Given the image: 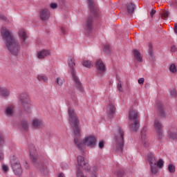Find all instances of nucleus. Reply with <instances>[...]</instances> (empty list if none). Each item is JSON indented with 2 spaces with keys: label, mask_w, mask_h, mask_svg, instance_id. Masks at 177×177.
Returning a JSON list of instances; mask_svg holds the SVG:
<instances>
[{
  "label": "nucleus",
  "mask_w": 177,
  "mask_h": 177,
  "mask_svg": "<svg viewBox=\"0 0 177 177\" xmlns=\"http://www.w3.org/2000/svg\"><path fill=\"white\" fill-rule=\"evenodd\" d=\"M1 34L8 50L12 56H19L21 52V46L19 41L13 37V34L6 27L3 26Z\"/></svg>",
  "instance_id": "f257e3e1"
},
{
  "label": "nucleus",
  "mask_w": 177,
  "mask_h": 177,
  "mask_svg": "<svg viewBox=\"0 0 177 177\" xmlns=\"http://www.w3.org/2000/svg\"><path fill=\"white\" fill-rule=\"evenodd\" d=\"M128 118L130 121L129 129L131 132H136L139 129L140 125V116L137 110L133 107L130 108Z\"/></svg>",
  "instance_id": "f03ea898"
},
{
  "label": "nucleus",
  "mask_w": 177,
  "mask_h": 177,
  "mask_svg": "<svg viewBox=\"0 0 177 177\" xmlns=\"http://www.w3.org/2000/svg\"><path fill=\"white\" fill-rule=\"evenodd\" d=\"M96 137L95 136H88L86 137L82 142L80 140V138L76 137L74 139V143L76 145V147L80 151H82V149H84V145L88 146V147H91V149L95 148L96 146L97 142Z\"/></svg>",
  "instance_id": "7ed1b4c3"
},
{
  "label": "nucleus",
  "mask_w": 177,
  "mask_h": 177,
  "mask_svg": "<svg viewBox=\"0 0 177 177\" xmlns=\"http://www.w3.org/2000/svg\"><path fill=\"white\" fill-rule=\"evenodd\" d=\"M68 114L69 116V122L71 127H73L75 136H80V135H81V131L78 127V125H80V120H78L77 113H75V111L73 108H68Z\"/></svg>",
  "instance_id": "20e7f679"
},
{
  "label": "nucleus",
  "mask_w": 177,
  "mask_h": 177,
  "mask_svg": "<svg viewBox=\"0 0 177 177\" xmlns=\"http://www.w3.org/2000/svg\"><path fill=\"white\" fill-rule=\"evenodd\" d=\"M68 66H69V73L72 75V78L73 80L74 85L75 88H77V91L80 92H84V87H82V83L78 78V76L75 74V70L74 69V66H75V62L74 60V57H71L68 59Z\"/></svg>",
  "instance_id": "39448f33"
},
{
  "label": "nucleus",
  "mask_w": 177,
  "mask_h": 177,
  "mask_svg": "<svg viewBox=\"0 0 177 177\" xmlns=\"http://www.w3.org/2000/svg\"><path fill=\"white\" fill-rule=\"evenodd\" d=\"M28 149L30 154V160L32 164L37 168V169H39V171H44V169L46 168V166H45V164L42 163V162L38 160V158L37 157V149H35L34 145H29Z\"/></svg>",
  "instance_id": "423d86ee"
},
{
  "label": "nucleus",
  "mask_w": 177,
  "mask_h": 177,
  "mask_svg": "<svg viewBox=\"0 0 177 177\" xmlns=\"http://www.w3.org/2000/svg\"><path fill=\"white\" fill-rule=\"evenodd\" d=\"M125 133L121 127H118L117 133L114 137L115 140V144L114 146V149L116 151H119L121 153L122 151V149H124V136Z\"/></svg>",
  "instance_id": "0eeeda50"
},
{
  "label": "nucleus",
  "mask_w": 177,
  "mask_h": 177,
  "mask_svg": "<svg viewBox=\"0 0 177 177\" xmlns=\"http://www.w3.org/2000/svg\"><path fill=\"white\" fill-rule=\"evenodd\" d=\"M77 169L76 172V176L77 177H86L85 175H84V173H82V169H85V171H90L91 167H89V164L86 160H85V158H84L82 156H79L77 158Z\"/></svg>",
  "instance_id": "6e6552de"
},
{
  "label": "nucleus",
  "mask_w": 177,
  "mask_h": 177,
  "mask_svg": "<svg viewBox=\"0 0 177 177\" xmlns=\"http://www.w3.org/2000/svg\"><path fill=\"white\" fill-rule=\"evenodd\" d=\"M21 107L24 111L28 114H31V100L28 95L26 93H22L19 95Z\"/></svg>",
  "instance_id": "1a4fd4ad"
},
{
  "label": "nucleus",
  "mask_w": 177,
  "mask_h": 177,
  "mask_svg": "<svg viewBox=\"0 0 177 177\" xmlns=\"http://www.w3.org/2000/svg\"><path fill=\"white\" fill-rule=\"evenodd\" d=\"M154 128L156 130L157 138L158 140H161L162 139V124L160 120H155Z\"/></svg>",
  "instance_id": "9d476101"
},
{
  "label": "nucleus",
  "mask_w": 177,
  "mask_h": 177,
  "mask_svg": "<svg viewBox=\"0 0 177 177\" xmlns=\"http://www.w3.org/2000/svg\"><path fill=\"white\" fill-rule=\"evenodd\" d=\"M93 30V16L90 15L86 20L84 31L86 34H91Z\"/></svg>",
  "instance_id": "9b49d317"
},
{
  "label": "nucleus",
  "mask_w": 177,
  "mask_h": 177,
  "mask_svg": "<svg viewBox=\"0 0 177 177\" xmlns=\"http://www.w3.org/2000/svg\"><path fill=\"white\" fill-rule=\"evenodd\" d=\"M11 167L14 174H15L17 176H20L23 174V168H21L20 162H12Z\"/></svg>",
  "instance_id": "f8f14e48"
},
{
  "label": "nucleus",
  "mask_w": 177,
  "mask_h": 177,
  "mask_svg": "<svg viewBox=\"0 0 177 177\" xmlns=\"http://www.w3.org/2000/svg\"><path fill=\"white\" fill-rule=\"evenodd\" d=\"M88 3L91 15H93L94 17H97L99 16V8L95 6L93 0H88Z\"/></svg>",
  "instance_id": "ddd939ff"
},
{
  "label": "nucleus",
  "mask_w": 177,
  "mask_h": 177,
  "mask_svg": "<svg viewBox=\"0 0 177 177\" xmlns=\"http://www.w3.org/2000/svg\"><path fill=\"white\" fill-rule=\"evenodd\" d=\"M95 67L100 75H103L106 73V66L102 59H98L96 62Z\"/></svg>",
  "instance_id": "4468645a"
},
{
  "label": "nucleus",
  "mask_w": 177,
  "mask_h": 177,
  "mask_svg": "<svg viewBox=\"0 0 177 177\" xmlns=\"http://www.w3.org/2000/svg\"><path fill=\"white\" fill-rule=\"evenodd\" d=\"M156 109L159 113L160 117L164 118L165 117V110L164 109V104L162 101L158 100L156 104Z\"/></svg>",
  "instance_id": "2eb2a0df"
},
{
  "label": "nucleus",
  "mask_w": 177,
  "mask_h": 177,
  "mask_svg": "<svg viewBox=\"0 0 177 177\" xmlns=\"http://www.w3.org/2000/svg\"><path fill=\"white\" fill-rule=\"evenodd\" d=\"M115 114V106L114 102H110L107 108V115L109 118H113Z\"/></svg>",
  "instance_id": "dca6fc26"
},
{
  "label": "nucleus",
  "mask_w": 177,
  "mask_h": 177,
  "mask_svg": "<svg viewBox=\"0 0 177 177\" xmlns=\"http://www.w3.org/2000/svg\"><path fill=\"white\" fill-rule=\"evenodd\" d=\"M146 132H147V127H144L141 131V139L143 146L149 147V141L146 140Z\"/></svg>",
  "instance_id": "f3484780"
},
{
  "label": "nucleus",
  "mask_w": 177,
  "mask_h": 177,
  "mask_svg": "<svg viewBox=\"0 0 177 177\" xmlns=\"http://www.w3.org/2000/svg\"><path fill=\"white\" fill-rule=\"evenodd\" d=\"M40 15V19L41 20H48L49 17H50V12H49V10L44 8L41 9L39 12Z\"/></svg>",
  "instance_id": "a211bd4d"
},
{
  "label": "nucleus",
  "mask_w": 177,
  "mask_h": 177,
  "mask_svg": "<svg viewBox=\"0 0 177 177\" xmlns=\"http://www.w3.org/2000/svg\"><path fill=\"white\" fill-rule=\"evenodd\" d=\"M133 55L134 56V59L137 62H140V63H142V62H143V57L142 56L140 51H139L138 49H134L133 50Z\"/></svg>",
  "instance_id": "6ab92c4d"
},
{
  "label": "nucleus",
  "mask_w": 177,
  "mask_h": 177,
  "mask_svg": "<svg viewBox=\"0 0 177 177\" xmlns=\"http://www.w3.org/2000/svg\"><path fill=\"white\" fill-rule=\"evenodd\" d=\"M32 128L34 129H41L44 127V122L38 119H35L32 121Z\"/></svg>",
  "instance_id": "aec40b11"
},
{
  "label": "nucleus",
  "mask_w": 177,
  "mask_h": 177,
  "mask_svg": "<svg viewBox=\"0 0 177 177\" xmlns=\"http://www.w3.org/2000/svg\"><path fill=\"white\" fill-rule=\"evenodd\" d=\"M19 35L21 44L26 45V39H27V32H26V30L24 29L19 30Z\"/></svg>",
  "instance_id": "412c9836"
},
{
  "label": "nucleus",
  "mask_w": 177,
  "mask_h": 177,
  "mask_svg": "<svg viewBox=\"0 0 177 177\" xmlns=\"http://www.w3.org/2000/svg\"><path fill=\"white\" fill-rule=\"evenodd\" d=\"M15 114V106L13 105H8L6 107V115L8 117H12Z\"/></svg>",
  "instance_id": "4be33fe9"
},
{
  "label": "nucleus",
  "mask_w": 177,
  "mask_h": 177,
  "mask_svg": "<svg viewBox=\"0 0 177 177\" xmlns=\"http://www.w3.org/2000/svg\"><path fill=\"white\" fill-rule=\"evenodd\" d=\"M147 160L150 165H157V160H156V156H154V154L151 153H148Z\"/></svg>",
  "instance_id": "5701e85b"
},
{
  "label": "nucleus",
  "mask_w": 177,
  "mask_h": 177,
  "mask_svg": "<svg viewBox=\"0 0 177 177\" xmlns=\"http://www.w3.org/2000/svg\"><path fill=\"white\" fill-rule=\"evenodd\" d=\"M49 55H50L49 50H42L37 53V57L38 59H44L46 56H49Z\"/></svg>",
  "instance_id": "b1692460"
},
{
  "label": "nucleus",
  "mask_w": 177,
  "mask_h": 177,
  "mask_svg": "<svg viewBox=\"0 0 177 177\" xmlns=\"http://www.w3.org/2000/svg\"><path fill=\"white\" fill-rule=\"evenodd\" d=\"M169 135L171 139H177V129L176 127H171L169 130Z\"/></svg>",
  "instance_id": "393cba45"
},
{
  "label": "nucleus",
  "mask_w": 177,
  "mask_h": 177,
  "mask_svg": "<svg viewBox=\"0 0 177 177\" xmlns=\"http://www.w3.org/2000/svg\"><path fill=\"white\" fill-rule=\"evenodd\" d=\"M136 8V6L133 4V3H130L127 4V12L129 13V15H132L133 12H135V9Z\"/></svg>",
  "instance_id": "a878e982"
},
{
  "label": "nucleus",
  "mask_w": 177,
  "mask_h": 177,
  "mask_svg": "<svg viewBox=\"0 0 177 177\" xmlns=\"http://www.w3.org/2000/svg\"><path fill=\"white\" fill-rule=\"evenodd\" d=\"M9 90H7L6 88L0 87V95L3 97H6V96H9Z\"/></svg>",
  "instance_id": "bb28decb"
},
{
  "label": "nucleus",
  "mask_w": 177,
  "mask_h": 177,
  "mask_svg": "<svg viewBox=\"0 0 177 177\" xmlns=\"http://www.w3.org/2000/svg\"><path fill=\"white\" fill-rule=\"evenodd\" d=\"M82 65L84 67H87V68H91V67H93V64L91 61H83Z\"/></svg>",
  "instance_id": "cd10ccee"
},
{
  "label": "nucleus",
  "mask_w": 177,
  "mask_h": 177,
  "mask_svg": "<svg viewBox=\"0 0 177 177\" xmlns=\"http://www.w3.org/2000/svg\"><path fill=\"white\" fill-rule=\"evenodd\" d=\"M21 125L24 131H28V123L27 120H22Z\"/></svg>",
  "instance_id": "c85d7f7f"
},
{
  "label": "nucleus",
  "mask_w": 177,
  "mask_h": 177,
  "mask_svg": "<svg viewBox=\"0 0 177 177\" xmlns=\"http://www.w3.org/2000/svg\"><path fill=\"white\" fill-rule=\"evenodd\" d=\"M151 171L153 175H156L158 172V169L157 168V165H151Z\"/></svg>",
  "instance_id": "c756f323"
},
{
  "label": "nucleus",
  "mask_w": 177,
  "mask_h": 177,
  "mask_svg": "<svg viewBox=\"0 0 177 177\" xmlns=\"http://www.w3.org/2000/svg\"><path fill=\"white\" fill-rule=\"evenodd\" d=\"M169 71L173 74H175V73H176L177 69H176V65H175V64H171L169 66Z\"/></svg>",
  "instance_id": "7c9ffc66"
},
{
  "label": "nucleus",
  "mask_w": 177,
  "mask_h": 177,
  "mask_svg": "<svg viewBox=\"0 0 177 177\" xmlns=\"http://www.w3.org/2000/svg\"><path fill=\"white\" fill-rule=\"evenodd\" d=\"M37 79L39 81H43L44 82H46V81H48V77L45 75H39L37 76Z\"/></svg>",
  "instance_id": "2f4dec72"
},
{
  "label": "nucleus",
  "mask_w": 177,
  "mask_h": 177,
  "mask_svg": "<svg viewBox=\"0 0 177 177\" xmlns=\"http://www.w3.org/2000/svg\"><path fill=\"white\" fill-rule=\"evenodd\" d=\"M97 168L96 167H93L91 177H97Z\"/></svg>",
  "instance_id": "473e14b6"
},
{
  "label": "nucleus",
  "mask_w": 177,
  "mask_h": 177,
  "mask_svg": "<svg viewBox=\"0 0 177 177\" xmlns=\"http://www.w3.org/2000/svg\"><path fill=\"white\" fill-rule=\"evenodd\" d=\"M104 50L106 53H110V50H111V48L110 47V44H106L104 46Z\"/></svg>",
  "instance_id": "72a5a7b5"
},
{
  "label": "nucleus",
  "mask_w": 177,
  "mask_h": 177,
  "mask_svg": "<svg viewBox=\"0 0 177 177\" xmlns=\"http://www.w3.org/2000/svg\"><path fill=\"white\" fill-rule=\"evenodd\" d=\"M168 170L169 172H171V174H174V172H175V166L173 165H169Z\"/></svg>",
  "instance_id": "f704fd0d"
},
{
  "label": "nucleus",
  "mask_w": 177,
  "mask_h": 177,
  "mask_svg": "<svg viewBox=\"0 0 177 177\" xmlns=\"http://www.w3.org/2000/svg\"><path fill=\"white\" fill-rule=\"evenodd\" d=\"M149 55L151 56V57H153V45L151 44H149Z\"/></svg>",
  "instance_id": "c9c22d12"
},
{
  "label": "nucleus",
  "mask_w": 177,
  "mask_h": 177,
  "mask_svg": "<svg viewBox=\"0 0 177 177\" xmlns=\"http://www.w3.org/2000/svg\"><path fill=\"white\" fill-rule=\"evenodd\" d=\"M162 165H164V162H162V159H160L158 162H156V167H158V168H162Z\"/></svg>",
  "instance_id": "e433bc0d"
},
{
  "label": "nucleus",
  "mask_w": 177,
  "mask_h": 177,
  "mask_svg": "<svg viewBox=\"0 0 177 177\" xmlns=\"http://www.w3.org/2000/svg\"><path fill=\"white\" fill-rule=\"evenodd\" d=\"M118 89L120 92H122V82H118Z\"/></svg>",
  "instance_id": "4c0bfd02"
},
{
  "label": "nucleus",
  "mask_w": 177,
  "mask_h": 177,
  "mask_svg": "<svg viewBox=\"0 0 177 177\" xmlns=\"http://www.w3.org/2000/svg\"><path fill=\"white\" fill-rule=\"evenodd\" d=\"M169 16V12L168 11L164 12L163 13L161 14V17L162 19H167Z\"/></svg>",
  "instance_id": "58836bf2"
},
{
  "label": "nucleus",
  "mask_w": 177,
  "mask_h": 177,
  "mask_svg": "<svg viewBox=\"0 0 177 177\" xmlns=\"http://www.w3.org/2000/svg\"><path fill=\"white\" fill-rule=\"evenodd\" d=\"M5 143V140H3V134L0 133V146H2Z\"/></svg>",
  "instance_id": "ea45409f"
},
{
  "label": "nucleus",
  "mask_w": 177,
  "mask_h": 177,
  "mask_svg": "<svg viewBox=\"0 0 177 177\" xmlns=\"http://www.w3.org/2000/svg\"><path fill=\"white\" fill-rule=\"evenodd\" d=\"M56 83L57 84V85H59V86H62V85H63V80H62L60 77H57L56 80Z\"/></svg>",
  "instance_id": "a19ab883"
},
{
  "label": "nucleus",
  "mask_w": 177,
  "mask_h": 177,
  "mask_svg": "<svg viewBox=\"0 0 177 177\" xmlns=\"http://www.w3.org/2000/svg\"><path fill=\"white\" fill-rule=\"evenodd\" d=\"M2 169H3V172H8L9 167H8V165H3Z\"/></svg>",
  "instance_id": "79ce46f5"
},
{
  "label": "nucleus",
  "mask_w": 177,
  "mask_h": 177,
  "mask_svg": "<svg viewBox=\"0 0 177 177\" xmlns=\"http://www.w3.org/2000/svg\"><path fill=\"white\" fill-rule=\"evenodd\" d=\"M0 20H2L3 21L8 23V18L3 15H0Z\"/></svg>",
  "instance_id": "37998d69"
},
{
  "label": "nucleus",
  "mask_w": 177,
  "mask_h": 177,
  "mask_svg": "<svg viewBox=\"0 0 177 177\" xmlns=\"http://www.w3.org/2000/svg\"><path fill=\"white\" fill-rule=\"evenodd\" d=\"M98 146L100 149H104V141H103V140L100 141Z\"/></svg>",
  "instance_id": "c03bdc74"
},
{
  "label": "nucleus",
  "mask_w": 177,
  "mask_h": 177,
  "mask_svg": "<svg viewBox=\"0 0 177 177\" xmlns=\"http://www.w3.org/2000/svg\"><path fill=\"white\" fill-rule=\"evenodd\" d=\"M171 52L175 53V52H177V47L176 46H172L171 47Z\"/></svg>",
  "instance_id": "a18cd8bd"
},
{
  "label": "nucleus",
  "mask_w": 177,
  "mask_h": 177,
  "mask_svg": "<svg viewBox=\"0 0 177 177\" xmlns=\"http://www.w3.org/2000/svg\"><path fill=\"white\" fill-rule=\"evenodd\" d=\"M51 9H56L57 8V3H53L50 5Z\"/></svg>",
  "instance_id": "49530a36"
},
{
  "label": "nucleus",
  "mask_w": 177,
  "mask_h": 177,
  "mask_svg": "<svg viewBox=\"0 0 177 177\" xmlns=\"http://www.w3.org/2000/svg\"><path fill=\"white\" fill-rule=\"evenodd\" d=\"M4 155L2 150L0 149V161H3Z\"/></svg>",
  "instance_id": "de8ad7c7"
},
{
  "label": "nucleus",
  "mask_w": 177,
  "mask_h": 177,
  "mask_svg": "<svg viewBox=\"0 0 177 177\" xmlns=\"http://www.w3.org/2000/svg\"><path fill=\"white\" fill-rule=\"evenodd\" d=\"M117 174H118V177H122V175H124V171L119 170V171H118Z\"/></svg>",
  "instance_id": "09e8293b"
},
{
  "label": "nucleus",
  "mask_w": 177,
  "mask_h": 177,
  "mask_svg": "<svg viewBox=\"0 0 177 177\" xmlns=\"http://www.w3.org/2000/svg\"><path fill=\"white\" fill-rule=\"evenodd\" d=\"M145 82V78L141 77L138 80V84H143Z\"/></svg>",
  "instance_id": "8fccbe9b"
},
{
  "label": "nucleus",
  "mask_w": 177,
  "mask_h": 177,
  "mask_svg": "<svg viewBox=\"0 0 177 177\" xmlns=\"http://www.w3.org/2000/svg\"><path fill=\"white\" fill-rule=\"evenodd\" d=\"M154 15H156V10H151V11L150 12L151 17H153V16H154Z\"/></svg>",
  "instance_id": "3c124183"
},
{
  "label": "nucleus",
  "mask_w": 177,
  "mask_h": 177,
  "mask_svg": "<svg viewBox=\"0 0 177 177\" xmlns=\"http://www.w3.org/2000/svg\"><path fill=\"white\" fill-rule=\"evenodd\" d=\"M61 32L62 33V35H66V30L64 29V28L61 27Z\"/></svg>",
  "instance_id": "603ef678"
},
{
  "label": "nucleus",
  "mask_w": 177,
  "mask_h": 177,
  "mask_svg": "<svg viewBox=\"0 0 177 177\" xmlns=\"http://www.w3.org/2000/svg\"><path fill=\"white\" fill-rule=\"evenodd\" d=\"M171 95L172 96H176V91H175V90L171 91Z\"/></svg>",
  "instance_id": "864d4df0"
},
{
  "label": "nucleus",
  "mask_w": 177,
  "mask_h": 177,
  "mask_svg": "<svg viewBox=\"0 0 177 177\" xmlns=\"http://www.w3.org/2000/svg\"><path fill=\"white\" fill-rule=\"evenodd\" d=\"M174 32H175L176 34H177V24H174Z\"/></svg>",
  "instance_id": "5fc2aeb1"
},
{
  "label": "nucleus",
  "mask_w": 177,
  "mask_h": 177,
  "mask_svg": "<svg viewBox=\"0 0 177 177\" xmlns=\"http://www.w3.org/2000/svg\"><path fill=\"white\" fill-rule=\"evenodd\" d=\"M172 3L174 6H177V1L176 0L174 1Z\"/></svg>",
  "instance_id": "6e6d98bb"
},
{
  "label": "nucleus",
  "mask_w": 177,
  "mask_h": 177,
  "mask_svg": "<svg viewBox=\"0 0 177 177\" xmlns=\"http://www.w3.org/2000/svg\"><path fill=\"white\" fill-rule=\"evenodd\" d=\"M71 97L73 100H75V99H77V97H75V95L73 94V95H71Z\"/></svg>",
  "instance_id": "4d7b16f0"
},
{
  "label": "nucleus",
  "mask_w": 177,
  "mask_h": 177,
  "mask_svg": "<svg viewBox=\"0 0 177 177\" xmlns=\"http://www.w3.org/2000/svg\"><path fill=\"white\" fill-rule=\"evenodd\" d=\"M59 177H65L63 173H60Z\"/></svg>",
  "instance_id": "13d9d810"
},
{
  "label": "nucleus",
  "mask_w": 177,
  "mask_h": 177,
  "mask_svg": "<svg viewBox=\"0 0 177 177\" xmlns=\"http://www.w3.org/2000/svg\"><path fill=\"white\" fill-rule=\"evenodd\" d=\"M117 80H118V82H120V81H121V77H118V76H117Z\"/></svg>",
  "instance_id": "bf43d9fd"
}]
</instances>
